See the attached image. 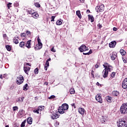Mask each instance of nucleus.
<instances>
[{"instance_id": "obj_1", "label": "nucleus", "mask_w": 127, "mask_h": 127, "mask_svg": "<svg viewBox=\"0 0 127 127\" xmlns=\"http://www.w3.org/2000/svg\"><path fill=\"white\" fill-rule=\"evenodd\" d=\"M69 109V105L66 103L62 104V106H60L58 108V112L61 114H63L66 113V111Z\"/></svg>"}, {"instance_id": "obj_2", "label": "nucleus", "mask_w": 127, "mask_h": 127, "mask_svg": "<svg viewBox=\"0 0 127 127\" xmlns=\"http://www.w3.org/2000/svg\"><path fill=\"white\" fill-rule=\"evenodd\" d=\"M117 125L118 127H127V122L124 119H119Z\"/></svg>"}, {"instance_id": "obj_3", "label": "nucleus", "mask_w": 127, "mask_h": 127, "mask_svg": "<svg viewBox=\"0 0 127 127\" xmlns=\"http://www.w3.org/2000/svg\"><path fill=\"white\" fill-rule=\"evenodd\" d=\"M121 114H127V103H124L121 106L120 108Z\"/></svg>"}, {"instance_id": "obj_4", "label": "nucleus", "mask_w": 127, "mask_h": 127, "mask_svg": "<svg viewBox=\"0 0 127 127\" xmlns=\"http://www.w3.org/2000/svg\"><path fill=\"white\" fill-rule=\"evenodd\" d=\"M105 8V5L104 4H101L98 5L95 7V10L97 12H102L104 11Z\"/></svg>"}, {"instance_id": "obj_5", "label": "nucleus", "mask_w": 127, "mask_h": 127, "mask_svg": "<svg viewBox=\"0 0 127 127\" xmlns=\"http://www.w3.org/2000/svg\"><path fill=\"white\" fill-rule=\"evenodd\" d=\"M23 81H24V79L23 78V76L21 75H19L16 79V83L18 85H20L23 83Z\"/></svg>"}, {"instance_id": "obj_6", "label": "nucleus", "mask_w": 127, "mask_h": 127, "mask_svg": "<svg viewBox=\"0 0 127 127\" xmlns=\"http://www.w3.org/2000/svg\"><path fill=\"white\" fill-rule=\"evenodd\" d=\"M103 66L104 67L105 69L109 70V72L113 71V66L110 65L109 64L106 63L104 64L103 65Z\"/></svg>"}, {"instance_id": "obj_7", "label": "nucleus", "mask_w": 127, "mask_h": 127, "mask_svg": "<svg viewBox=\"0 0 127 127\" xmlns=\"http://www.w3.org/2000/svg\"><path fill=\"white\" fill-rule=\"evenodd\" d=\"M109 69H107V68H104L102 71V76L103 78H106L108 77V75H109Z\"/></svg>"}, {"instance_id": "obj_8", "label": "nucleus", "mask_w": 127, "mask_h": 127, "mask_svg": "<svg viewBox=\"0 0 127 127\" xmlns=\"http://www.w3.org/2000/svg\"><path fill=\"white\" fill-rule=\"evenodd\" d=\"M79 50L80 52H84L89 50V48L86 47L84 45H82L79 48Z\"/></svg>"}, {"instance_id": "obj_9", "label": "nucleus", "mask_w": 127, "mask_h": 127, "mask_svg": "<svg viewBox=\"0 0 127 127\" xmlns=\"http://www.w3.org/2000/svg\"><path fill=\"white\" fill-rule=\"evenodd\" d=\"M95 99L96 101L98 102V103H99L100 104H103V99H102V96H100V95L97 94L95 96Z\"/></svg>"}, {"instance_id": "obj_10", "label": "nucleus", "mask_w": 127, "mask_h": 127, "mask_svg": "<svg viewBox=\"0 0 127 127\" xmlns=\"http://www.w3.org/2000/svg\"><path fill=\"white\" fill-rule=\"evenodd\" d=\"M24 116V111L23 110L21 109L19 111L18 114H17V117L19 118H22V116Z\"/></svg>"}, {"instance_id": "obj_11", "label": "nucleus", "mask_w": 127, "mask_h": 127, "mask_svg": "<svg viewBox=\"0 0 127 127\" xmlns=\"http://www.w3.org/2000/svg\"><path fill=\"white\" fill-rule=\"evenodd\" d=\"M60 116L58 115L57 113H54L51 116V119L53 120H56V119H58Z\"/></svg>"}, {"instance_id": "obj_12", "label": "nucleus", "mask_w": 127, "mask_h": 127, "mask_svg": "<svg viewBox=\"0 0 127 127\" xmlns=\"http://www.w3.org/2000/svg\"><path fill=\"white\" fill-rule=\"evenodd\" d=\"M117 45V42L114 41L109 43V47L110 48H115Z\"/></svg>"}, {"instance_id": "obj_13", "label": "nucleus", "mask_w": 127, "mask_h": 127, "mask_svg": "<svg viewBox=\"0 0 127 127\" xmlns=\"http://www.w3.org/2000/svg\"><path fill=\"white\" fill-rule=\"evenodd\" d=\"M118 54L116 52H113L112 54H111V60H115L116 58H117Z\"/></svg>"}, {"instance_id": "obj_14", "label": "nucleus", "mask_w": 127, "mask_h": 127, "mask_svg": "<svg viewBox=\"0 0 127 127\" xmlns=\"http://www.w3.org/2000/svg\"><path fill=\"white\" fill-rule=\"evenodd\" d=\"M31 40H30L28 41H27L25 46L26 47H27V48H28V49L31 48Z\"/></svg>"}, {"instance_id": "obj_15", "label": "nucleus", "mask_w": 127, "mask_h": 127, "mask_svg": "<svg viewBox=\"0 0 127 127\" xmlns=\"http://www.w3.org/2000/svg\"><path fill=\"white\" fill-rule=\"evenodd\" d=\"M85 109L83 108H78V112L79 113V114H80V115H82V116L84 115V114L85 113Z\"/></svg>"}, {"instance_id": "obj_16", "label": "nucleus", "mask_w": 127, "mask_h": 127, "mask_svg": "<svg viewBox=\"0 0 127 127\" xmlns=\"http://www.w3.org/2000/svg\"><path fill=\"white\" fill-rule=\"evenodd\" d=\"M32 16L33 17V18H35V19H37V18H38V16H39V15L37 12H33L32 14Z\"/></svg>"}, {"instance_id": "obj_17", "label": "nucleus", "mask_w": 127, "mask_h": 127, "mask_svg": "<svg viewBox=\"0 0 127 127\" xmlns=\"http://www.w3.org/2000/svg\"><path fill=\"white\" fill-rule=\"evenodd\" d=\"M30 70V67L28 66L24 67V71L27 75H28V72Z\"/></svg>"}, {"instance_id": "obj_18", "label": "nucleus", "mask_w": 127, "mask_h": 127, "mask_svg": "<svg viewBox=\"0 0 127 127\" xmlns=\"http://www.w3.org/2000/svg\"><path fill=\"white\" fill-rule=\"evenodd\" d=\"M24 100V98L23 97H19V98H17L16 99V102L17 103H22Z\"/></svg>"}, {"instance_id": "obj_19", "label": "nucleus", "mask_w": 127, "mask_h": 127, "mask_svg": "<svg viewBox=\"0 0 127 127\" xmlns=\"http://www.w3.org/2000/svg\"><path fill=\"white\" fill-rule=\"evenodd\" d=\"M112 94L113 95V96L118 97V96H120V92H119V91H114L112 92Z\"/></svg>"}, {"instance_id": "obj_20", "label": "nucleus", "mask_w": 127, "mask_h": 127, "mask_svg": "<svg viewBox=\"0 0 127 127\" xmlns=\"http://www.w3.org/2000/svg\"><path fill=\"white\" fill-rule=\"evenodd\" d=\"M76 14L80 19L82 18V15H81V12L80 10L76 11Z\"/></svg>"}, {"instance_id": "obj_21", "label": "nucleus", "mask_w": 127, "mask_h": 127, "mask_svg": "<svg viewBox=\"0 0 127 127\" xmlns=\"http://www.w3.org/2000/svg\"><path fill=\"white\" fill-rule=\"evenodd\" d=\"M112 98L109 96H106L105 98V100H106L108 103H112Z\"/></svg>"}, {"instance_id": "obj_22", "label": "nucleus", "mask_w": 127, "mask_h": 127, "mask_svg": "<svg viewBox=\"0 0 127 127\" xmlns=\"http://www.w3.org/2000/svg\"><path fill=\"white\" fill-rule=\"evenodd\" d=\"M38 46L39 47H42V43H41V40L39 38V37L38 38Z\"/></svg>"}, {"instance_id": "obj_23", "label": "nucleus", "mask_w": 127, "mask_h": 127, "mask_svg": "<svg viewBox=\"0 0 127 127\" xmlns=\"http://www.w3.org/2000/svg\"><path fill=\"white\" fill-rule=\"evenodd\" d=\"M48 67H49V62L46 61L44 66V69L46 71H47V68H48Z\"/></svg>"}, {"instance_id": "obj_24", "label": "nucleus", "mask_w": 127, "mask_h": 127, "mask_svg": "<svg viewBox=\"0 0 127 127\" xmlns=\"http://www.w3.org/2000/svg\"><path fill=\"white\" fill-rule=\"evenodd\" d=\"M120 52L121 55H122V56H124L126 55V54H127V52H126V51L124 49L120 50Z\"/></svg>"}, {"instance_id": "obj_25", "label": "nucleus", "mask_w": 127, "mask_h": 127, "mask_svg": "<svg viewBox=\"0 0 127 127\" xmlns=\"http://www.w3.org/2000/svg\"><path fill=\"white\" fill-rule=\"evenodd\" d=\"M27 122L28 124H29V125H31V124H32V118L31 117L28 118Z\"/></svg>"}, {"instance_id": "obj_26", "label": "nucleus", "mask_w": 127, "mask_h": 127, "mask_svg": "<svg viewBox=\"0 0 127 127\" xmlns=\"http://www.w3.org/2000/svg\"><path fill=\"white\" fill-rule=\"evenodd\" d=\"M88 18H89V20H90L91 21V22H94V17L92 15H88Z\"/></svg>"}, {"instance_id": "obj_27", "label": "nucleus", "mask_w": 127, "mask_h": 127, "mask_svg": "<svg viewBox=\"0 0 127 127\" xmlns=\"http://www.w3.org/2000/svg\"><path fill=\"white\" fill-rule=\"evenodd\" d=\"M23 90H24V91H27V90H28V84L27 83H26L25 85H24Z\"/></svg>"}, {"instance_id": "obj_28", "label": "nucleus", "mask_w": 127, "mask_h": 127, "mask_svg": "<svg viewBox=\"0 0 127 127\" xmlns=\"http://www.w3.org/2000/svg\"><path fill=\"white\" fill-rule=\"evenodd\" d=\"M25 46V43L24 42H21L19 43V47L21 48H23Z\"/></svg>"}, {"instance_id": "obj_29", "label": "nucleus", "mask_w": 127, "mask_h": 127, "mask_svg": "<svg viewBox=\"0 0 127 127\" xmlns=\"http://www.w3.org/2000/svg\"><path fill=\"white\" fill-rule=\"evenodd\" d=\"M13 42L15 44H18V37L14 38Z\"/></svg>"}, {"instance_id": "obj_30", "label": "nucleus", "mask_w": 127, "mask_h": 127, "mask_svg": "<svg viewBox=\"0 0 127 127\" xmlns=\"http://www.w3.org/2000/svg\"><path fill=\"white\" fill-rule=\"evenodd\" d=\"M69 92L71 95H74V94H75V89H74V88H70Z\"/></svg>"}, {"instance_id": "obj_31", "label": "nucleus", "mask_w": 127, "mask_h": 127, "mask_svg": "<svg viewBox=\"0 0 127 127\" xmlns=\"http://www.w3.org/2000/svg\"><path fill=\"white\" fill-rule=\"evenodd\" d=\"M44 106H40L38 107V109L39 112H41V111H43V110H44Z\"/></svg>"}, {"instance_id": "obj_32", "label": "nucleus", "mask_w": 127, "mask_h": 127, "mask_svg": "<svg viewBox=\"0 0 127 127\" xmlns=\"http://www.w3.org/2000/svg\"><path fill=\"white\" fill-rule=\"evenodd\" d=\"M26 12L28 14H32L33 13V11L32 10H26Z\"/></svg>"}, {"instance_id": "obj_33", "label": "nucleus", "mask_w": 127, "mask_h": 127, "mask_svg": "<svg viewBox=\"0 0 127 127\" xmlns=\"http://www.w3.org/2000/svg\"><path fill=\"white\" fill-rule=\"evenodd\" d=\"M36 46L37 47H34V49L36 51L40 50V49H41V48H42V47H39V46H38V45H37Z\"/></svg>"}, {"instance_id": "obj_34", "label": "nucleus", "mask_w": 127, "mask_h": 127, "mask_svg": "<svg viewBox=\"0 0 127 127\" xmlns=\"http://www.w3.org/2000/svg\"><path fill=\"white\" fill-rule=\"evenodd\" d=\"M5 48L7 51H10V50H11V47L9 45H6Z\"/></svg>"}, {"instance_id": "obj_35", "label": "nucleus", "mask_w": 127, "mask_h": 127, "mask_svg": "<svg viewBox=\"0 0 127 127\" xmlns=\"http://www.w3.org/2000/svg\"><path fill=\"white\" fill-rule=\"evenodd\" d=\"M92 50H90L88 53H83V55H90V54H92Z\"/></svg>"}, {"instance_id": "obj_36", "label": "nucleus", "mask_w": 127, "mask_h": 127, "mask_svg": "<svg viewBox=\"0 0 127 127\" xmlns=\"http://www.w3.org/2000/svg\"><path fill=\"white\" fill-rule=\"evenodd\" d=\"M62 24V21L61 20H59L57 21V25H61Z\"/></svg>"}, {"instance_id": "obj_37", "label": "nucleus", "mask_w": 127, "mask_h": 127, "mask_svg": "<svg viewBox=\"0 0 127 127\" xmlns=\"http://www.w3.org/2000/svg\"><path fill=\"white\" fill-rule=\"evenodd\" d=\"M33 113H35V114H39V110L37 108L36 110H33Z\"/></svg>"}, {"instance_id": "obj_38", "label": "nucleus", "mask_w": 127, "mask_h": 127, "mask_svg": "<svg viewBox=\"0 0 127 127\" xmlns=\"http://www.w3.org/2000/svg\"><path fill=\"white\" fill-rule=\"evenodd\" d=\"M35 6H36V7H40V4L38 2L35 3Z\"/></svg>"}, {"instance_id": "obj_39", "label": "nucleus", "mask_w": 127, "mask_h": 127, "mask_svg": "<svg viewBox=\"0 0 127 127\" xmlns=\"http://www.w3.org/2000/svg\"><path fill=\"white\" fill-rule=\"evenodd\" d=\"M38 72H39L38 68H36L34 69V73H35V74H38Z\"/></svg>"}, {"instance_id": "obj_40", "label": "nucleus", "mask_w": 127, "mask_h": 127, "mask_svg": "<svg viewBox=\"0 0 127 127\" xmlns=\"http://www.w3.org/2000/svg\"><path fill=\"white\" fill-rule=\"evenodd\" d=\"M13 109V111H17L18 110V107H17V106H14L12 108Z\"/></svg>"}, {"instance_id": "obj_41", "label": "nucleus", "mask_w": 127, "mask_h": 127, "mask_svg": "<svg viewBox=\"0 0 127 127\" xmlns=\"http://www.w3.org/2000/svg\"><path fill=\"white\" fill-rule=\"evenodd\" d=\"M115 76H116V72H112L111 74V76L112 77V78H114Z\"/></svg>"}, {"instance_id": "obj_42", "label": "nucleus", "mask_w": 127, "mask_h": 127, "mask_svg": "<svg viewBox=\"0 0 127 127\" xmlns=\"http://www.w3.org/2000/svg\"><path fill=\"white\" fill-rule=\"evenodd\" d=\"M106 119H105V117L104 116L102 117L101 118V122H104V123H106Z\"/></svg>"}, {"instance_id": "obj_43", "label": "nucleus", "mask_w": 127, "mask_h": 127, "mask_svg": "<svg viewBox=\"0 0 127 127\" xmlns=\"http://www.w3.org/2000/svg\"><path fill=\"white\" fill-rule=\"evenodd\" d=\"M25 126V121H23L21 125V127H24Z\"/></svg>"}, {"instance_id": "obj_44", "label": "nucleus", "mask_w": 127, "mask_h": 127, "mask_svg": "<svg viewBox=\"0 0 127 127\" xmlns=\"http://www.w3.org/2000/svg\"><path fill=\"white\" fill-rule=\"evenodd\" d=\"M11 4H12V3H11V2H9V3H7V6L8 8H9V7H11Z\"/></svg>"}, {"instance_id": "obj_45", "label": "nucleus", "mask_w": 127, "mask_h": 127, "mask_svg": "<svg viewBox=\"0 0 127 127\" xmlns=\"http://www.w3.org/2000/svg\"><path fill=\"white\" fill-rule=\"evenodd\" d=\"M55 16H52L51 18V21H54V19H55Z\"/></svg>"}, {"instance_id": "obj_46", "label": "nucleus", "mask_w": 127, "mask_h": 127, "mask_svg": "<svg viewBox=\"0 0 127 127\" xmlns=\"http://www.w3.org/2000/svg\"><path fill=\"white\" fill-rule=\"evenodd\" d=\"M21 36L22 37H25V36H26V34L23 33H21Z\"/></svg>"}, {"instance_id": "obj_47", "label": "nucleus", "mask_w": 127, "mask_h": 127, "mask_svg": "<svg viewBox=\"0 0 127 127\" xmlns=\"http://www.w3.org/2000/svg\"><path fill=\"white\" fill-rule=\"evenodd\" d=\"M58 126H59V122H56L55 124V126L56 127H58Z\"/></svg>"}, {"instance_id": "obj_48", "label": "nucleus", "mask_w": 127, "mask_h": 127, "mask_svg": "<svg viewBox=\"0 0 127 127\" xmlns=\"http://www.w3.org/2000/svg\"><path fill=\"white\" fill-rule=\"evenodd\" d=\"M51 51H52V52H56V50H55L54 49V47H53L51 49Z\"/></svg>"}, {"instance_id": "obj_49", "label": "nucleus", "mask_w": 127, "mask_h": 127, "mask_svg": "<svg viewBox=\"0 0 127 127\" xmlns=\"http://www.w3.org/2000/svg\"><path fill=\"white\" fill-rule=\"evenodd\" d=\"M55 98V96L52 95L50 97H49V100H51V99H54Z\"/></svg>"}, {"instance_id": "obj_50", "label": "nucleus", "mask_w": 127, "mask_h": 127, "mask_svg": "<svg viewBox=\"0 0 127 127\" xmlns=\"http://www.w3.org/2000/svg\"><path fill=\"white\" fill-rule=\"evenodd\" d=\"M27 35H30L31 34V32L29 31H27L26 32Z\"/></svg>"}, {"instance_id": "obj_51", "label": "nucleus", "mask_w": 127, "mask_h": 127, "mask_svg": "<svg viewBox=\"0 0 127 127\" xmlns=\"http://www.w3.org/2000/svg\"><path fill=\"white\" fill-rule=\"evenodd\" d=\"M14 6H15L16 7H17V6H18L19 5V4H18V3L16 2L14 3Z\"/></svg>"}, {"instance_id": "obj_52", "label": "nucleus", "mask_w": 127, "mask_h": 127, "mask_svg": "<svg viewBox=\"0 0 127 127\" xmlns=\"http://www.w3.org/2000/svg\"><path fill=\"white\" fill-rule=\"evenodd\" d=\"M97 26H98V27H99V28H102V25H101V24H100V23H99L97 25Z\"/></svg>"}, {"instance_id": "obj_53", "label": "nucleus", "mask_w": 127, "mask_h": 127, "mask_svg": "<svg viewBox=\"0 0 127 127\" xmlns=\"http://www.w3.org/2000/svg\"><path fill=\"white\" fill-rule=\"evenodd\" d=\"M3 78H5V79H6V78H7V74H4L3 75Z\"/></svg>"}, {"instance_id": "obj_54", "label": "nucleus", "mask_w": 127, "mask_h": 127, "mask_svg": "<svg viewBox=\"0 0 127 127\" xmlns=\"http://www.w3.org/2000/svg\"><path fill=\"white\" fill-rule=\"evenodd\" d=\"M25 65H26V66H31V64L29 63H26Z\"/></svg>"}, {"instance_id": "obj_55", "label": "nucleus", "mask_w": 127, "mask_h": 127, "mask_svg": "<svg viewBox=\"0 0 127 127\" xmlns=\"http://www.w3.org/2000/svg\"><path fill=\"white\" fill-rule=\"evenodd\" d=\"M95 77L96 78H100V75H99L98 73L95 74Z\"/></svg>"}, {"instance_id": "obj_56", "label": "nucleus", "mask_w": 127, "mask_h": 127, "mask_svg": "<svg viewBox=\"0 0 127 127\" xmlns=\"http://www.w3.org/2000/svg\"><path fill=\"white\" fill-rule=\"evenodd\" d=\"M118 30V29L116 27L113 28V31H117Z\"/></svg>"}, {"instance_id": "obj_57", "label": "nucleus", "mask_w": 127, "mask_h": 127, "mask_svg": "<svg viewBox=\"0 0 127 127\" xmlns=\"http://www.w3.org/2000/svg\"><path fill=\"white\" fill-rule=\"evenodd\" d=\"M95 67L96 68V69H98V68H99V64H96Z\"/></svg>"}, {"instance_id": "obj_58", "label": "nucleus", "mask_w": 127, "mask_h": 127, "mask_svg": "<svg viewBox=\"0 0 127 127\" xmlns=\"http://www.w3.org/2000/svg\"><path fill=\"white\" fill-rule=\"evenodd\" d=\"M49 61H51V58H49V59H48L47 60V62H49Z\"/></svg>"}, {"instance_id": "obj_59", "label": "nucleus", "mask_w": 127, "mask_h": 127, "mask_svg": "<svg viewBox=\"0 0 127 127\" xmlns=\"http://www.w3.org/2000/svg\"><path fill=\"white\" fill-rule=\"evenodd\" d=\"M0 78L1 79H3V78L2 77V74H0Z\"/></svg>"}, {"instance_id": "obj_60", "label": "nucleus", "mask_w": 127, "mask_h": 127, "mask_svg": "<svg viewBox=\"0 0 127 127\" xmlns=\"http://www.w3.org/2000/svg\"><path fill=\"white\" fill-rule=\"evenodd\" d=\"M123 62L124 63H127V60L126 59L123 60Z\"/></svg>"}, {"instance_id": "obj_61", "label": "nucleus", "mask_w": 127, "mask_h": 127, "mask_svg": "<svg viewBox=\"0 0 127 127\" xmlns=\"http://www.w3.org/2000/svg\"><path fill=\"white\" fill-rule=\"evenodd\" d=\"M81 2H84L85 1V0H79Z\"/></svg>"}, {"instance_id": "obj_62", "label": "nucleus", "mask_w": 127, "mask_h": 127, "mask_svg": "<svg viewBox=\"0 0 127 127\" xmlns=\"http://www.w3.org/2000/svg\"><path fill=\"white\" fill-rule=\"evenodd\" d=\"M94 74V70L91 71V75Z\"/></svg>"}, {"instance_id": "obj_63", "label": "nucleus", "mask_w": 127, "mask_h": 127, "mask_svg": "<svg viewBox=\"0 0 127 127\" xmlns=\"http://www.w3.org/2000/svg\"><path fill=\"white\" fill-rule=\"evenodd\" d=\"M91 75H92V78H95V75L94 74Z\"/></svg>"}, {"instance_id": "obj_64", "label": "nucleus", "mask_w": 127, "mask_h": 127, "mask_svg": "<svg viewBox=\"0 0 127 127\" xmlns=\"http://www.w3.org/2000/svg\"><path fill=\"white\" fill-rule=\"evenodd\" d=\"M96 85H97V86H99V85H100V83H99L98 82H97L96 83Z\"/></svg>"}]
</instances>
